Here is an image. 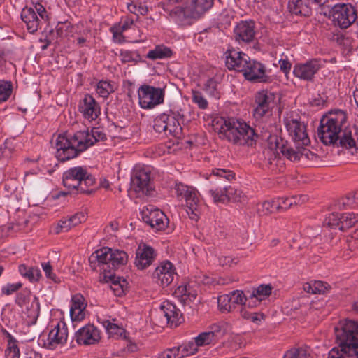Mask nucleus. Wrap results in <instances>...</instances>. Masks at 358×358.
<instances>
[{"instance_id": "nucleus-1", "label": "nucleus", "mask_w": 358, "mask_h": 358, "mask_svg": "<svg viewBox=\"0 0 358 358\" xmlns=\"http://www.w3.org/2000/svg\"><path fill=\"white\" fill-rule=\"evenodd\" d=\"M220 138L234 144L252 146L257 142L253 128L246 122L234 118H217L213 121Z\"/></svg>"}, {"instance_id": "nucleus-2", "label": "nucleus", "mask_w": 358, "mask_h": 358, "mask_svg": "<svg viewBox=\"0 0 358 358\" xmlns=\"http://www.w3.org/2000/svg\"><path fill=\"white\" fill-rule=\"evenodd\" d=\"M334 331L341 349L332 348L328 358H358V322L350 320L341 321Z\"/></svg>"}, {"instance_id": "nucleus-3", "label": "nucleus", "mask_w": 358, "mask_h": 358, "mask_svg": "<svg viewBox=\"0 0 358 358\" xmlns=\"http://www.w3.org/2000/svg\"><path fill=\"white\" fill-rule=\"evenodd\" d=\"M127 260L126 252L107 247L96 250L89 257L91 268L100 273L99 280L111 278L114 271L124 266Z\"/></svg>"}, {"instance_id": "nucleus-4", "label": "nucleus", "mask_w": 358, "mask_h": 358, "mask_svg": "<svg viewBox=\"0 0 358 358\" xmlns=\"http://www.w3.org/2000/svg\"><path fill=\"white\" fill-rule=\"evenodd\" d=\"M62 182L64 187L76 193L91 194L94 192L92 187L95 184V178L88 173L83 166L69 169L63 173Z\"/></svg>"}, {"instance_id": "nucleus-5", "label": "nucleus", "mask_w": 358, "mask_h": 358, "mask_svg": "<svg viewBox=\"0 0 358 358\" xmlns=\"http://www.w3.org/2000/svg\"><path fill=\"white\" fill-rule=\"evenodd\" d=\"M346 114L341 110L331 112L328 116L323 117L317 129V136L324 145L336 143L338 134L346 122Z\"/></svg>"}, {"instance_id": "nucleus-6", "label": "nucleus", "mask_w": 358, "mask_h": 358, "mask_svg": "<svg viewBox=\"0 0 358 358\" xmlns=\"http://www.w3.org/2000/svg\"><path fill=\"white\" fill-rule=\"evenodd\" d=\"M83 136L78 131L73 135L63 134L57 136L55 141V156L60 162L73 159L86 150L83 143Z\"/></svg>"}, {"instance_id": "nucleus-7", "label": "nucleus", "mask_w": 358, "mask_h": 358, "mask_svg": "<svg viewBox=\"0 0 358 358\" xmlns=\"http://www.w3.org/2000/svg\"><path fill=\"white\" fill-rule=\"evenodd\" d=\"M164 96V89L146 84L141 85L138 90L139 105L143 109H152L163 103Z\"/></svg>"}, {"instance_id": "nucleus-8", "label": "nucleus", "mask_w": 358, "mask_h": 358, "mask_svg": "<svg viewBox=\"0 0 358 358\" xmlns=\"http://www.w3.org/2000/svg\"><path fill=\"white\" fill-rule=\"evenodd\" d=\"M329 15L331 16L335 25L341 29H347L352 24L355 23L357 11L352 4L338 3L331 8Z\"/></svg>"}, {"instance_id": "nucleus-9", "label": "nucleus", "mask_w": 358, "mask_h": 358, "mask_svg": "<svg viewBox=\"0 0 358 358\" xmlns=\"http://www.w3.org/2000/svg\"><path fill=\"white\" fill-rule=\"evenodd\" d=\"M276 95L267 90L256 93L255 96V107L253 115L256 120L262 119L271 115L273 108L276 106Z\"/></svg>"}, {"instance_id": "nucleus-10", "label": "nucleus", "mask_w": 358, "mask_h": 358, "mask_svg": "<svg viewBox=\"0 0 358 358\" xmlns=\"http://www.w3.org/2000/svg\"><path fill=\"white\" fill-rule=\"evenodd\" d=\"M174 192L178 199H184L188 208L187 213L194 215L192 219L199 216L201 211V203L198 197L197 191L192 187L185 185L181 182H176Z\"/></svg>"}, {"instance_id": "nucleus-11", "label": "nucleus", "mask_w": 358, "mask_h": 358, "mask_svg": "<svg viewBox=\"0 0 358 358\" xmlns=\"http://www.w3.org/2000/svg\"><path fill=\"white\" fill-rule=\"evenodd\" d=\"M151 170L148 166H136L131 176V187L138 194H151L153 191L151 182Z\"/></svg>"}, {"instance_id": "nucleus-12", "label": "nucleus", "mask_w": 358, "mask_h": 358, "mask_svg": "<svg viewBox=\"0 0 358 358\" xmlns=\"http://www.w3.org/2000/svg\"><path fill=\"white\" fill-rule=\"evenodd\" d=\"M286 129L294 144L298 147L307 146L310 140L306 131V126L303 122L293 118L285 120Z\"/></svg>"}, {"instance_id": "nucleus-13", "label": "nucleus", "mask_w": 358, "mask_h": 358, "mask_svg": "<svg viewBox=\"0 0 358 358\" xmlns=\"http://www.w3.org/2000/svg\"><path fill=\"white\" fill-rule=\"evenodd\" d=\"M242 73L246 80L254 83H271L272 78L266 73L265 66L248 57Z\"/></svg>"}, {"instance_id": "nucleus-14", "label": "nucleus", "mask_w": 358, "mask_h": 358, "mask_svg": "<svg viewBox=\"0 0 358 358\" xmlns=\"http://www.w3.org/2000/svg\"><path fill=\"white\" fill-rule=\"evenodd\" d=\"M358 222V214L332 213L326 217L324 225L345 231Z\"/></svg>"}, {"instance_id": "nucleus-15", "label": "nucleus", "mask_w": 358, "mask_h": 358, "mask_svg": "<svg viewBox=\"0 0 358 358\" xmlns=\"http://www.w3.org/2000/svg\"><path fill=\"white\" fill-rule=\"evenodd\" d=\"M141 215L143 222L155 231L164 230L168 226L169 219L166 215L153 206L144 208Z\"/></svg>"}, {"instance_id": "nucleus-16", "label": "nucleus", "mask_w": 358, "mask_h": 358, "mask_svg": "<svg viewBox=\"0 0 358 358\" xmlns=\"http://www.w3.org/2000/svg\"><path fill=\"white\" fill-rule=\"evenodd\" d=\"M322 66V63L320 59H310L305 63L295 64L293 69V74L301 80L307 81L312 80L314 76Z\"/></svg>"}, {"instance_id": "nucleus-17", "label": "nucleus", "mask_w": 358, "mask_h": 358, "mask_svg": "<svg viewBox=\"0 0 358 358\" xmlns=\"http://www.w3.org/2000/svg\"><path fill=\"white\" fill-rule=\"evenodd\" d=\"M78 110L85 120L91 122L95 120L101 114V109L95 99L90 94H86L80 100Z\"/></svg>"}, {"instance_id": "nucleus-18", "label": "nucleus", "mask_w": 358, "mask_h": 358, "mask_svg": "<svg viewBox=\"0 0 358 358\" xmlns=\"http://www.w3.org/2000/svg\"><path fill=\"white\" fill-rule=\"evenodd\" d=\"M176 275L173 265L169 261L162 262L155 270L152 277L162 287L169 285Z\"/></svg>"}, {"instance_id": "nucleus-19", "label": "nucleus", "mask_w": 358, "mask_h": 358, "mask_svg": "<svg viewBox=\"0 0 358 358\" xmlns=\"http://www.w3.org/2000/svg\"><path fill=\"white\" fill-rule=\"evenodd\" d=\"M68 336L67 328L64 322L57 324L49 332L48 338L44 341L43 346L48 349L53 350L58 345L66 341Z\"/></svg>"}, {"instance_id": "nucleus-20", "label": "nucleus", "mask_w": 358, "mask_h": 358, "mask_svg": "<svg viewBox=\"0 0 358 358\" xmlns=\"http://www.w3.org/2000/svg\"><path fill=\"white\" fill-rule=\"evenodd\" d=\"M226 66L229 70L241 72L247 64L248 56L234 48H229L224 52Z\"/></svg>"}, {"instance_id": "nucleus-21", "label": "nucleus", "mask_w": 358, "mask_h": 358, "mask_svg": "<svg viewBox=\"0 0 358 358\" xmlns=\"http://www.w3.org/2000/svg\"><path fill=\"white\" fill-rule=\"evenodd\" d=\"M234 33L236 41L239 43L252 41L255 36V22L241 21L234 28Z\"/></svg>"}, {"instance_id": "nucleus-22", "label": "nucleus", "mask_w": 358, "mask_h": 358, "mask_svg": "<svg viewBox=\"0 0 358 358\" xmlns=\"http://www.w3.org/2000/svg\"><path fill=\"white\" fill-rule=\"evenodd\" d=\"M159 315L164 317L165 322L171 327H177L180 323L181 313L172 303L166 301L160 305Z\"/></svg>"}, {"instance_id": "nucleus-23", "label": "nucleus", "mask_w": 358, "mask_h": 358, "mask_svg": "<svg viewBox=\"0 0 358 358\" xmlns=\"http://www.w3.org/2000/svg\"><path fill=\"white\" fill-rule=\"evenodd\" d=\"M171 3H162V7L164 12L175 22L180 24L187 18H193L188 4L185 8L180 6L171 7Z\"/></svg>"}, {"instance_id": "nucleus-24", "label": "nucleus", "mask_w": 358, "mask_h": 358, "mask_svg": "<svg viewBox=\"0 0 358 358\" xmlns=\"http://www.w3.org/2000/svg\"><path fill=\"white\" fill-rule=\"evenodd\" d=\"M76 341L79 344L92 345L100 339L99 331L92 324H88L80 329L76 334Z\"/></svg>"}, {"instance_id": "nucleus-25", "label": "nucleus", "mask_w": 358, "mask_h": 358, "mask_svg": "<svg viewBox=\"0 0 358 358\" xmlns=\"http://www.w3.org/2000/svg\"><path fill=\"white\" fill-rule=\"evenodd\" d=\"M85 299L80 294H76L71 298L70 316L73 321H80L85 316Z\"/></svg>"}, {"instance_id": "nucleus-26", "label": "nucleus", "mask_w": 358, "mask_h": 358, "mask_svg": "<svg viewBox=\"0 0 358 358\" xmlns=\"http://www.w3.org/2000/svg\"><path fill=\"white\" fill-rule=\"evenodd\" d=\"M155 250L150 246L144 245L143 248L139 247L136 251L135 264L139 269L148 267L155 259Z\"/></svg>"}, {"instance_id": "nucleus-27", "label": "nucleus", "mask_w": 358, "mask_h": 358, "mask_svg": "<svg viewBox=\"0 0 358 358\" xmlns=\"http://www.w3.org/2000/svg\"><path fill=\"white\" fill-rule=\"evenodd\" d=\"M78 133L83 137L82 141L86 147V150L94 145L95 143L103 141L106 139V134L103 129L100 127H93L90 131L88 130L79 131Z\"/></svg>"}, {"instance_id": "nucleus-28", "label": "nucleus", "mask_w": 358, "mask_h": 358, "mask_svg": "<svg viewBox=\"0 0 358 358\" xmlns=\"http://www.w3.org/2000/svg\"><path fill=\"white\" fill-rule=\"evenodd\" d=\"M236 192L231 186H224L223 188L210 189L208 193L213 198L214 203H224L231 199L235 200L234 194Z\"/></svg>"}, {"instance_id": "nucleus-29", "label": "nucleus", "mask_w": 358, "mask_h": 358, "mask_svg": "<svg viewBox=\"0 0 358 358\" xmlns=\"http://www.w3.org/2000/svg\"><path fill=\"white\" fill-rule=\"evenodd\" d=\"M287 8L290 13L297 16L308 17L312 8L306 0H288Z\"/></svg>"}, {"instance_id": "nucleus-30", "label": "nucleus", "mask_w": 358, "mask_h": 358, "mask_svg": "<svg viewBox=\"0 0 358 358\" xmlns=\"http://www.w3.org/2000/svg\"><path fill=\"white\" fill-rule=\"evenodd\" d=\"M21 18L27 25V29L29 33L36 32L39 28L40 20L35 10L32 8H24L21 12Z\"/></svg>"}, {"instance_id": "nucleus-31", "label": "nucleus", "mask_w": 358, "mask_h": 358, "mask_svg": "<svg viewBox=\"0 0 358 358\" xmlns=\"http://www.w3.org/2000/svg\"><path fill=\"white\" fill-rule=\"evenodd\" d=\"M221 335L220 329L215 327L213 331H205L199 334L194 338V341L199 346H203L216 343Z\"/></svg>"}, {"instance_id": "nucleus-32", "label": "nucleus", "mask_w": 358, "mask_h": 358, "mask_svg": "<svg viewBox=\"0 0 358 358\" xmlns=\"http://www.w3.org/2000/svg\"><path fill=\"white\" fill-rule=\"evenodd\" d=\"M214 0H192L189 3V9L193 18L199 17L208 10L213 5Z\"/></svg>"}, {"instance_id": "nucleus-33", "label": "nucleus", "mask_w": 358, "mask_h": 358, "mask_svg": "<svg viewBox=\"0 0 358 358\" xmlns=\"http://www.w3.org/2000/svg\"><path fill=\"white\" fill-rule=\"evenodd\" d=\"M296 149H294L288 144L282 143L280 148V152L285 156L287 159L290 161L296 162L301 159V157L306 154H304V152H307L304 147H298L296 145Z\"/></svg>"}, {"instance_id": "nucleus-34", "label": "nucleus", "mask_w": 358, "mask_h": 358, "mask_svg": "<svg viewBox=\"0 0 358 358\" xmlns=\"http://www.w3.org/2000/svg\"><path fill=\"white\" fill-rule=\"evenodd\" d=\"M329 288L330 286L327 282L320 280L307 282L303 285L304 291L311 294H324Z\"/></svg>"}, {"instance_id": "nucleus-35", "label": "nucleus", "mask_w": 358, "mask_h": 358, "mask_svg": "<svg viewBox=\"0 0 358 358\" xmlns=\"http://www.w3.org/2000/svg\"><path fill=\"white\" fill-rule=\"evenodd\" d=\"M272 291V287L270 285H261L252 292H248L250 300L255 299L252 306H256V302H260L266 296H269Z\"/></svg>"}, {"instance_id": "nucleus-36", "label": "nucleus", "mask_w": 358, "mask_h": 358, "mask_svg": "<svg viewBox=\"0 0 358 358\" xmlns=\"http://www.w3.org/2000/svg\"><path fill=\"white\" fill-rule=\"evenodd\" d=\"M19 272L24 278H27L30 282H36L41 277V273L38 268L27 266L25 264L19 266Z\"/></svg>"}, {"instance_id": "nucleus-37", "label": "nucleus", "mask_w": 358, "mask_h": 358, "mask_svg": "<svg viewBox=\"0 0 358 358\" xmlns=\"http://www.w3.org/2000/svg\"><path fill=\"white\" fill-rule=\"evenodd\" d=\"M171 55V50L169 48L162 45H157L155 49L150 50L148 52L146 57L152 60H156L158 59L169 58Z\"/></svg>"}, {"instance_id": "nucleus-38", "label": "nucleus", "mask_w": 358, "mask_h": 358, "mask_svg": "<svg viewBox=\"0 0 358 358\" xmlns=\"http://www.w3.org/2000/svg\"><path fill=\"white\" fill-rule=\"evenodd\" d=\"M8 338L6 353L8 358H20V352L17 345V341L6 330L3 331Z\"/></svg>"}, {"instance_id": "nucleus-39", "label": "nucleus", "mask_w": 358, "mask_h": 358, "mask_svg": "<svg viewBox=\"0 0 358 358\" xmlns=\"http://www.w3.org/2000/svg\"><path fill=\"white\" fill-rule=\"evenodd\" d=\"M167 126L166 128L165 136H173L178 137L180 135L182 127L180 122H178L174 115H169V120L166 121Z\"/></svg>"}, {"instance_id": "nucleus-40", "label": "nucleus", "mask_w": 358, "mask_h": 358, "mask_svg": "<svg viewBox=\"0 0 358 358\" xmlns=\"http://www.w3.org/2000/svg\"><path fill=\"white\" fill-rule=\"evenodd\" d=\"M175 294L178 297H180L184 301L187 300L193 301L197 296L196 292L187 285L178 287L175 291Z\"/></svg>"}, {"instance_id": "nucleus-41", "label": "nucleus", "mask_w": 358, "mask_h": 358, "mask_svg": "<svg viewBox=\"0 0 358 358\" xmlns=\"http://www.w3.org/2000/svg\"><path fill=\"white\" fill-rule=\"evenodd\" d=\"M279 206L276 200L266 201L257 205V211L260 215H267L278 210Z\"/></svg>"}, {"instance_id": "nucleus-42", "label": "nucleus", "mask_w": 358, "mask_h": 358, "mask_svg": "<svg viewBox=\"0 0 358 358\" xmlns=\"http://www.w3.org/2000/svg\"><path fill=\"white\" fill-rule=\"evenodd\" d=\"M96 91L103 98H107L115 91L114 85L108 80H101L96 85Z\"/></svg>"}, {"instance_id": "nucleus-43", "label": "nucleus", "mask_w": 358, "mask_h": 358, "mask_svg": "<svg viewBox=\"0 0 358 358\" xmlns=\"http://www.w3.org/2000/svg\"><path fill=\"white\" fill-rule=\"evenodd\" d=\"M262 140L266 141L268 143V148L273 150H279L280 148L283 143L282 140L279 138L276 134H273V131L270 134H261Z\"/></svg>"}, {"instance_id": "nucleus-44", "label": "nucleus", "mask_w": 358, "mask_h": 358, "mask_svg": "<svg viewBox=\"0 0 358 358\" xmlns=\"http://www.w3.org/2000/svg\"><path fill=\"white\" fill-rule=\"evenodd\" d=\"M180 358L195 354L198 351V345L195 341H189L176 348Z\"/></svg>"}, {"instance_id": "nucleus-45", "label": "nucleus", "mask_w": 358, "mask_h": 358, "mask_svg": "<svg viewBox=\"0 0 358 358\" xmlns=\"http://www.w3.org/2000/svg\"><path fill=\"white\" fill-rule=\"evenodd\" d=\"M108 280H100L101 282H112L110 286L111 289L114 292V294L118 296H122L124 294V286L126 283L124 280H121L120 278H116L113 274L111 278H107Z\"/></svg>"}, {"instance_id": "nucleus-46", "label": "nucleus", "mask_w": 358, "mask_h": 358, "mask_svg": "<svg viewBox=\"0 0 358 358\" xmlns=\"http://www.w3.org/2000/svg\"><path fill=\"white\" fill-rule=\"evenodd\" d=\"M230 297L231 298V304L233 305V309L235 308L236 305H245L247 301H250L249 296H246L243 291L235 290L229 293ZM249 306L250 301H249Z\"/></svg>"}, {"instance_id": "nucleus-47", "label": "nucleus", "mask_w": 358, "mask_h": 358, "mask_svg": "<svg viewBox=\"0 0 358 358\" xmlns=\"http://www.w3.org/2000/svg\"><path fill=\"white\" fill-rule=\"evenodd\" d=\"M120 60L122 63H137L141 60V56L137 51L122 50L120 53Z\"/></svg>"}, {"instance_id": "nucleus-48", "label": "nucleus", "mask_w": 358, "mask_h": 358, "mask_svg": "<svg viewBox=\"0 0 358 358\" xmlns=\"http://www.w3.org/2000/svg\"><path fill=\"white\" fill-rule=\"evenodd\" d=\"M217 304L220 310L222 313H229L234 310L229 294L220 296L217 298Z\"/></svg>"}, {"instance_id": "nucleus-49", "label": "nucleus", "mask_w": 358, "mask_h": 358, "mask_svg": "<svg viewBox=\"0 0 358 358\" xmlns=\"http://www.w3.org/2000/svg\"><path fill=\"white\" fill-rule=\"evenodd\" d=\"M127 7L130 13L137 16L139 15H145L148 12V8L145 5L133 1L127 3Z\"/></svg>"}, {"instance_id": "nucleus-50", "label": "nucleus", "mask_w": 358, "mask_h": 358, "mask_svg": "<svg viewBox=\"0 0 358 358\" xmlns=\"http://www.w3.org/2000/svg\"><path fill=\"white\" fill-rule=\"evenodd\" d=\"M166 120H169V115L166 113L158 115L154 120L153 128L155 131L159 134L164 133L165 135L166 128L167 126Z\"/></svg>"}, {"instance_id": "nucleus-51", "label": "nucleus", "mask_w": 358, "mask_h": 358, "mask_svg": "<svg viewBox=\"0 0 358 358\" xmlns=\"http://www.w3.org/2000/svg\"><path fill=\"white\" fill-rule=\"evenodd\" d=\"M210 177H216L218 179H224L227 181H231L234 178V173L227 169L215 168L212 169V173Z\"/></svg>"}, {"instance_id": "nucleus-52", "label": "nucleus", "mask_w": 358, "mask_h": 358, "mask_svg": "<svg viewBox=\"0 0 358 358\" xmlns=\"http://www.w3.org/2000/svg\"><path fill=\"white\" fill-rule=\"evenodd\" d=\"M13 90L10 82L0 80V103L6 101L10 97Z\"/></svg>"}, {"instance_id": "nucleus-53", "label": "nucleus", "mask_w": 358, "mask_h": 358, "mask_svg": "<svg viewBox=\"0 0 358 358\" xmlns=\"http://www.w3.org/2000/svg\"><path fill=\"white\" fill-rule=\"evenodd\" d=\"M133 24L134 20L132 19L127 18L122 23L111 27L110 31L114 36H117L129 29Z\"/></svg>"}, {"instance_id": "nucleus-54", "label": "nucleus", "mask_w": 358, "mask_h": 358, "mask_svg": "<svg viewBox=\"0 0 358 358\" xmlns=\"http://www.w3.org/2000/svg\"><path fill=\"white\" fill-rule=\"evenodd\" d=\"M340 144L346 148H356V142L352 138L350 131L347 129L343 131V134L340 138Z\"/></svg>"}, {"instance_id": "nucleus-55", "label": "nucleus", "mask_w": 358, "mask_h": 358, "mask_svg": "<svg viewBox=\"0 0 358 358\" xmlns=\"http://www.w3.org/2000/svg\"><path fill=\"white\" fill-rule=\"evenodd\" d=\"M192 101L201 109H206L208 102L199 91H192Z\"/></svg>"}, {"instance_id": "nucleus-56", "label": "nucleus", "mask_w": 358, "mask_h": 358, "mask_svg": "<svg viewBox=\"0 0 358 358\" xmlns=\"http://www.w3.org/2000/svg\"><path fill=\"white\" fill-rule=\"evenodd\" d=\"M73 227L72 224L69 217L62 218L57 223L55 228V233L59 234L66 232Z\"/></svg>"}, {"instance_id": "nucleus-57", "label": "nucleus", "mask_w": 358, "mask_h": 358, "mask_svg": "<svg viewBox=\"0 0 358 358\" xmlns=\"http://www.w3.org/2000/svg\"><path fill=\"white\" fill-rule=\"evenodd\" d=\"M257 136V141L260 138L262 139L261 134H270L273 131V127L266 123H259L253 128Z\"/></svg>"}, {"instance_id": "nucleus-58", "label": "nucleus", "mask_w": 358, "mask_h": 358, "mask_svg": "<svg viewBox=\"0 0 358 358\" xmlns=\"http://www.w3.org/2000/svg\"><path fill=\"white\" fill-rule=\"evenodd\" d=\"M41 266L47 278L51 280L55 283L60 282L59 278L52 272V267L50 262L42 263Z\"/></svg>"}, {"instance_id": "nucleus-59", "label": "nucleus", "mask_w": 358, "mask_h": 358, "mask_svg": "<svg viewBox=\"0 0 358 358\" xmlns=\"http://www.w3.org/2000/svg\"><path fill=\"white\" fill-rule=\"evenodd\" d=\"M217 81L215 78H209L204 85V90L212 96H217Z\"/></svg>"}, {"instance_id": "nucleus-60", "label": "nucleus", "mask_w": 358, "mask_h": 358, "mask_svg": "<svg viewBox=\"0 0 358 358\" xmlns=\"http://www.w3.org/2000/svg\"><path fill=\"white\" fill-rule=\"evenodd\" d=\"M296 358H310V349L307 346H302L291 349Z\"/></svg>"}, {"instance_id": "nucleus-61", "label": "nucleus", "mask_w": 358, "mask_h": 358, "mask_svg": "<svg viewBox=\"0 0 358 358\" xmlns=\"http://www.w3.org/2000/svg\"><path fill=\"white\" fill-rule=\"evenodd\" d=\"M22 287V284L21 282L8 283L6 285L2 287L1 292L2 294L8 296L17 292Z\"/></svg>"}, {"instance_id": "nucleus-62", "label": "nucleus", "mask_w": 358, "mask_h": 358, "mask_svg": "<svg viewBox=\"0 0 358 358\" xmlns=\"http://www.w3.org/2000/svg\"><path fill=\"white\" fill-rule=\"evenodd\" d=\"M157 358H180L178 355V350H176V347L173 348H169L166 350L160 352Z\"/></svg>"}, {"instance_id": "nucleus-63", "label": "nucleus", "mask_w": 358, "mask_h": 358, "mask_svg": "<svg viewBox=\"0 0 358 358\" xmlns=\"http://www.w3.org/2000/svg\"><path fill=\"white\" fill-rule=\"evenodd\" d=\"M293 199H292V196L278 199L276 201H278V203L280 204L279 210H287L289 208L293 206Z\"/></svg>"}, {"instance_id": "nucleus-64", "label": "nucleus", "mask_w": 358, "mask_h": 358, "mask_svg": "<svg viewBox=\"0 0 358 358\" xmlns=\"http://www.w3.org/2000/svg\"><path fill=\"white\" fill-rule=\"evenodd\" d=\"M70 219V221L72 224L73 227L77 226L78 224H80L81 222H83L86 220V216L85 213H77L74 214L73 215H71L69 217Z\"/></svg>"}]
</instances>
